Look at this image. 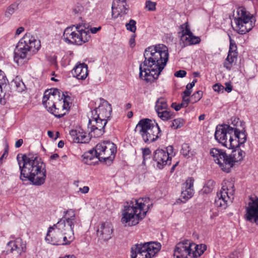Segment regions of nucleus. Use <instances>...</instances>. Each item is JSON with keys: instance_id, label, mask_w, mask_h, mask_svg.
I'll use <instances>...</instances> for the list:
<instances>
[{"instance_id": "aec40b11", "label": "nucleus", "mask_w": 258, "mask_h": 258, "mask_svg": "<svg viewBox=\"0 0 258 258\" xmlns=\"http://www.w3.org/2000/svg\"><path fill=\"white\" fill-rule=\"evenodd\" d=\"M195 180L193 177H188L185 182L182 184L180 199L183 203H185L190 199L194 194V183Z\"/></svg>"}, {"instance_id": "a211bd4d", "label": "nucleus", "mask_w": 258, "mask_h": 258, "mask_svg": "<svg viewBox=\"0 0 258 258\" xmlns=\"http://www.w3.org/2000/svg\"><path fill=\"white\" fill-rule=\"evenodd\" d=\"M73 239V235H68L67 232L53 234L52 230H48L45 237V240L48 243L57 245L70 244Z\"/></svg>"}, {"instance_id": "1a4fd4ad", "label": "nucleus", "mask_w": 258, "mask_h": 258, "mask_svg": "<svg viewBox=\"0 0 258 258\" xmlns=\"http://www.w3.org/2000/svg\"><path fill=\"white\" fill-rule=\"evenodd\" d=\"M135 131L141 136L147 144L156 141L161 136V131L157 123H154L148 118L140 120L137 124Z\"/></svg>"}, {"instance_id": "de8ad7c7", "label": "nucleus", "mask_w": 258, "mask_h": 258, "mask_svg": "<svg viewBox=\"0 0 258 258\" xmlns=\"http://www.w3.org/2000/svg\"><path fill=\"white\" fill-rule=\"evenodd\" d=\"M213 89L216 92H217L218 93H223L224 87L221 85L220 84L217 83L213 85Z\"/></svg>"}, {"instance_id": "9b49d317", "label": "nucleus", "mask_w": 258, "mask_h": 258, "mask_svg": "<svg viewBox=\"0 0 258 258\" xmlns=\"http://www.w3.org/2000/svg\"><path fill=\"white\" fill-rule=\"evenodd\" d=\"M252 19V15L247 12L245 8L238 7L236 10V16L234 18L236 24L234 30L240 34H244L248 32L254 25Z\"/></svg>"}, {"instance_id": "412c9836", "label": "nucleus", "mask_w": 258, "mask_h": 258, "mask_svg": "<svg viewBox=\"0 0 258 258\" xmlns=\"http://www.w3.org/2000/svg\"><path fill=\"white\" fill-rule=\"evenodd\" d=\"M128 6L126 4V0H115L112 6V15L114 18L122 16L127 13Z\"/></svg>"}, {"instance_id": "09e8293b", "label": "nucleus", "mask_w": 258, "mask_h": 258, "mask_svg": "<svg viewBox=\"0 0 258 258\" xmlns=\"http://www.w3.org/2000/svg\"><path fill=\"white\" fill-rule=\"evenodd\" d=\"M186 75V72L184 70H179L176 72L174 74V76L178 78H183Z\"/></svg>"}, {"instance_id": "f8f14e48", "label": "nucleus", "mask_w": 258, "mask_h": 258, "mask_svg": "<svg viewBox=\"0 0 258 258\" xmlns=\"http://www.w3.org/2000/svg\"><path fill=\"white\" fill-rule=\"evenodd\" d=\"M77 223L75 211L69 209L66 212L65 217L61 219L56 224L50 227L48 230H52L53 234L67 232L68 235H74V227Z\"/></svg>"}, {"instance_id": "423d86ee", "label": "nucleus", "mask_w": 258, "mask_h": 258, "mask_svg": "<svg viewBox=\"0 0 258 258\" xmlns=\"http://www.w3.org/2000/svg\"><path fill=\"white\" fill-rule=\"evenodd\" d=\"M39 40L30 33H26L18 43L14 51V60L18 62L19 58H30L40 48Z\"/></svg>"}, {"instance_id": "dca6fc26", "label": "nucleus", "mask_w": 258, "mask_h": 258, "mask_svg": "<svg viewBox=\"0 0 258 258\" xmlns=\"http://www.w3.org/2000/svg\"><path fill=\"white\" fill-rule=\"evenodd\" d=\"M180 31L178 33L180 37V44L181 47L196 45L201 42V38L196 36L190 31L188 22H185L179 27Z\"/></svg>"}, {"instance_id": "bb28decb", "label": "nucleus", "mask_w": 258, "mask_h": 258, "mask_svg": "<svg viewBox=\"0 0 258 258\" xmlns=\"http://www.w3.org/2000/svg\"><path fill=\"white\" fill-rule=\"evenodd\" d=\"M82 156L83 162L88 165H94L99 161L97 155H96L95 149L86 152Z\"/></svg>"}, {"instance_id": "338daca9", "label": "nucleus", "mask_w": 258, "mask_h": 258, "mask_svg": "<svg viewBox=\"0 0 258 258\" xmlns=\"http://www.w3.org/2000/svg\"><path fill=\"white\" fill-rule=\"evenodd\" d=\"M205 118V115L204 114H202L200 115L199 117V120H203Z\"/></svg>"}, {"instance_id": "a19ab883", "label": "nucleus", "mask_w": 258, "mask_h": 258, "mask_svg": "<svg viewBox=\"0 0 258 258\" xmlns=\"http://www.w3.org/2000/svg\"><path fill=\"white\" fill-rule=\"evenodd\" d=\"M7 81L5 74L0 70V92H3V87L6 85Z\"/></svg>"}, {"instance_id": "79ce46f5", "label": "nucleus", "mask_w": 258, "mask_h": 258, "mask_svg": "<svg viewBox=\"0 0 258 258\" xmlns=\"http://www.w3.org/2000/svg\"><path fill=\"white\" fill-rule=\"evenodd\" d=\"M156 3L150 0L146 1L145 8L149 11H155L156 10Z\"/></svg>"}, {"instance_id": "6ab92c4d", "label": "nucleus", "mask_w": 258, "mask_h": 258, "mask_svg": "<svg viewBox=\"0 0 258 258\" xmlns=\"http://www.w3.org/2000/svg\"><path fill=\"white\" fill-rule=\"evenodd\" d=\"M112 112V107L110 104L104 99H100V103L97 108L91 111V114L101 120L108 121L110 117Z\"/></svg>"}, {"instance_id": "5fc2aeb1", "label": "nucleus", "mask_w": 258, "mask_h": 258, "mask_svg": "<svg viewBox=\"0 0 258 258\" xmlns=\"http://www.w3.org/2000/svg\"><path fill=\"white\" fill-rule=\"evenodd\" d=\"M172 107L174 108L176 111L179 110L181 108H183L182 106L180 105V103L176 104L175 103H173L171 105Z\"/></svg>"}, {"instance_id": "49530a36", "label": "nucleus", "mask_w": 258, "mask_h": 258, "mask_svg": "<svg viewBox=\"0 0 258 258\" xmlns=\"http://www.w3.org/2000/svg\"><path fill=\"white\" fill-rule=\"evenodd\" d=\"M237 49V46L234 41L231 39H230V45L228 53L231 52V53H237L236 52Z\"/></svg>"}, {"instance_id": "20e7f679", "label": "nucleus", "mask_w": 258, "mask_h": 258, "mask_svg": "<svg viewBox=\"0 0 258 258\" xmlns=\"http://www.w3.org/2000/svg\"><path fill=\"white\" fill-rule=\"evenodd\" d=\"M215 138L223 146L235 149L243 144L246 141V136L243 133H237L229 125H218L215 133Z\"/></svg>"}, {"instance_id": "a878e982", "label": "nucleus", "mask_w": 258, "mask_h": 258, "mask_svg": "<svg viewBox=\"0 0 258 258\" xmlns=\"http://www.w3.org/2000/svg\"><path fill=\"white\" fill-rule=\"evenodd\" d=\"M72 74L78 80H85L88 75V66L85 63L77 64L74 68Z\"/></svg>"}, {"instance_id": "4c0bfd02", "label": "nucleus", "mask_w": 258, "mask_h": 258, "mask_svg": "<svg viewBox=\"0 0 258 258\" xmlns=\"http://www.w3.org/2000/svg\"><path fill=\"white\" fill-rule=\"evenodd\" d=\"M203 95V91L200 90L196 91L190 97V103L194 104L198 102L202 98Z\"/></svg>"}, {"instance_id": "13d9d810", "label": "nucleus", "mask_w": 258, "mask_h": 258, "mask_svg": "<svg viewBox=\"0 0 258 258\" xmlns=\"http://www.w3.org/2000/svg\"><path fill=\"white\" fill-rule=\"evenodd\" d=\"M191 93V91H188L185 89V90L183 92V95L182 96V97L188 98L190 96Z\"/></svg>"}, {"instance_id": "37998d69", "label": "nucleus", "mask_w": 258, "mask_h": 258, "mask_svg": "<svg viewBox=\"0 0 258 258\" xmlns=\"http://www.w3.org/2000/svg\"><path fill=\"white\" fill-rule=\"evenodd\" d=\"M190 151V148L188 144L185 143L182 145V148L180 151V153L184 156H186L189 155V153Z\"/></svg>"}, {"instance_id": "9d476101", "label": "nucleus", "mask_w": 258, "mask_h": 258, "mask_svg": "<svg viewBox=\"0 0 258 258\" xmlns=\"http://www.w3.org/2000/svg\"><path fill=\"white\" fill-rule=\"evenodd\" d=\"M160 243L148 242L137 243L131 248V258H152L161 249Z\"/></svg>"}, {"instance_id": "69168bd1", "label": "nucleus", "mask_w": 258, "mask_h": 258, "mask_svg": "<svg viewBox=\"0 0 258 258\" xmlns=\"http://www.w3.org/2000/svg\"><path fill=\"white\" fill-rule=\"evenodd\" d=\"M64 146V142L62 141H60L58 143V147L61 148Z\"/></svg>"}, {"instance_id": "72a5a7b5", "label": "nucleus", "mask_w": 258, "mask_h": 258, "mask_svg": "<svg viewBox=\"0 0 258 258\" xmlns=\"http://www.w3.org/2000/svg\"><path fill=\"white\" fill-rule=\"evenodd\" d=\"M60 100L61 101V107L67 111H68L72 104L71 98L68 95H66L62 93L61 98Z\"/></svg>"}, {"instance_id": "f257e3e1", "label": "nucleus", "mask_w": 258, "mask_h": 258, "mask_svg": "<svg viewBox=\"0 0 258 258\" xmlns=\"http://www.w3.org/2000/svg\"><path fill=\"white\" fill-rule=\"evenodd\" d=\"M144 61L140 65V78L148 83L157 79L169 60L167 47L163 44L150 46L145 50Z\"/></svg>"}, {"instance_id": "f03ea898", "label": "nucleus", "mask_w": 258, "mask_h": 258, "mask_svg": "<svg viewBox=\"0 0 258 258\" xmlns=\"http://www.w3.org/2000/svg\"><path fill=\"white\" fill-rule=\"evenodd\" d=\"M17 160L20 170V179L28 180L35 185H41L45 181V164L36 155L18 154Z\"/></svg>"}, {"instance_id": "603ef678", "label": "nucleus", "mask_w": 258, "mask_h": 258, "mask_svg": "<svg viewBox=\"0 0 258 258\" xmlns=\"http://www.w3.org/2000/svg\"><path fill=\"white\" fill-rule=\"evenodd\" d=\"M225 86L226 87L224 88V90H225L227 92L229 93L232 90V86L230 83H226Z\"/></svg>"}, {"instance_id": "2f4dec72", "label": "nucleus", "mask_w": 258, "mask_h": 258, "mask_svg": "<svg viewBox=\"0 0 258 258\" xmlns=\"http://www.w3.org/2000/svg\"><path fill=\"white\" fill-rule=\"evenodd\" d=\"M168 107L167 99L164 97H160L156 101L155 109L156 112L167 109Z\"/></svg>"}, {"instance_id": "5701e85b", "label": "nucleus", "mask_w": 258, "mask_h": 258, "mask_svg": "<svg viewBox=\"0 0 258 258\" xmlns=\"http://www.w3.org/2000/svg\"><path fill=\"white\" fill-rule=\"evenodd\" d=\"M26 249V245L21 238H17L15 241H9L7 244V253H12L16 251L17 253L21 254Z\"/></svg>"}, {"instance_id": "774afa93", "label": "nucleus", "mask_w": 258, "mask_h": 258, "mask_svg": "<svg viewBox=\"0 0 258 258\" xmlns=\"http://www.w3.org/2000/svg\"><path fill=\"white\" fill-rule=\"evenodd\" d=\"M133 115V113L132 111H130L127 113V116L128 118H130L132 117Z\"/></svg>"}, {"instance_id": "bf43d9fd", "label": "nucleus", "mask_w": 258, "mask_h": 258, "mask_svg": "<svg viewBox=\"0 0 258 258\" xmlns=\"http://www.w3.org/2000/svg\"><path fill=\"white\" fill-rule=\"evenodd\" d=\"M23 143V141L22 139L18 140L15 143V147L16 148L20 147Z\"/></svg>"}, {"instance_id": "ea45409f", "label": "nucleus", "mask_w": 258, "mask_h": 258, "mask_svg": "<svg viewBox=\"0 0 258 258\" xmlns=\"http://www.w3.org/2000/svg\"><path fill=\"white\" fill-rule=\"evenodd\" d=\"M125 27L127 30L135 33L137 29L136 21L131 19L128 23H126Z\"/></svg>"}, {"instance_id": "7ed1b4c3", "label": "nucleus", "mask_w": 258, "mask_h": 258, "mask_svg": "<svg viewBox=\"0 0 258 258\" xmlns=\"http://www.w3.org/2000/svg\"><path fill=\"white\" fill-rule=\"evenodd\" d=\"M150 199L148 197L135 199L131 201L127 206L124 207L121 221L125 226H132L137 225L146 215L150 206L148 203Z\"/></svg>"}, {"instance_id": "3c124183", "label": "nucleus", "mask_w": 258, "mask_h": 258, "mask_svg": "<svg viewBox=\"0 0 258 258\" xmlns=\"http://www.w3.org/2000/svg\"><path fill=\"white\" fill-rule=\"evenodd\" d=\"M87 29L89 30V33L90 34V32L92 33V34H95L98 31L101 30V27L100 26L98 27H93L90 28L89 29L88 27H87Z\"/></svg>"}, {"instance_id": "cd10ccee", "label": "nucleus", "mask_w": 258, "mask_h": 258, "mask_svg": "<svg viewBox=\"0 0 258 258\" xmlns=\"http://www.w3.org/2000/svg\"><path fill=\"white\" fill-rule=\"evenodd\" d=\"M231 124L233 126H231L232 129L235 131L237 130V133H243L247 136L246 130H245V123L243 121L239 120V119L237 117H233L231 119Z\"/></svg>"}, {"instance_id": "58836bf2", "label": "nucleus", "mask_w": 258, "mask_h": 258, "mask_svg": "<svg viewBox=\"0 0 258 258\" xmlns=\"http://www.w3.org/2000/svg\"><path fill=\"white\" fill-rule=\"evenodd\" d=\"M184 120L181 118L175 119L172 121L170 126L172 128L176 130L182 127L184 124Z\"/></svg>"}, {"instance_id": "6e6d98bb", "label": "nucleus", "mask_w": 258, "mask_h": 258, "mask_svg": "<svg viewBox=\"0 0 258 258\" xmlns=\"http://www.w3.org/2000/svg\"><path fill=\"white\" fill-rule=\"evenodd\" d=\"M89 190V188L87 186H85L83 188H80L79 191H80L83 194H87Z\"/></svg>"}, {"instance_id": "680f3d73", "label": "nucleus", "mask_w": 258, "mask_h": 258, "mask_svg": "<svg viewBox=\"0 0 258 258\" xmlns=\"http://www.w3.org/2000/svg\"><path fill=\"white\" fill-rule=\"evenodd\" d=\"M58 157V155L57 153H55L50 156L49 159L50 160H56Z\"/></svg>"}, {"instance_id": "393cba45", "label": "nucleus", "mask_w": 258, "mask_h": 258, "mask_svg": "<svg viewBox=\"0 0 258 258\" xmlns=\"http://www.w3.org/2000/svg\"><path fill=\"white\" fill-rule=\"evenodd\" d=\"M70 135L72 142L77 143H87L90 140V135H87L86 133L72 130L70 132Z\"/></svg>"}, {"instance_id": "4d7b16f0", "label": "nucleus", "mask_w": 258, "mask_h": 258, "mask_svg": "<svg viewBox=\"0 0 258 258\" xmlns=\"http://www.w3.org/2000/svg\"><path fill=\"white\" fill-rule=\"evenodd\" d=\"M8 155V150L6 149L4 153L0 158V163H2V160L4 158H6Z\"/></svg>"}, {"instance_id": "e433bc0d", "label": "nucleus", "mask_w": 258, "mask_h": 258, "mask_svg": "<svg viewBox=\"0 0 258 258\" xmlns=\"http://www.w3.org/2000/svg\"><path fill=\"white\" fill-rule=\"evenodd\" d=\"M44 94L48 95V96H53L54 98L57 100H60L59 99L60 92V90L56 88H52L48 90H46Z\"/></svg>"}, {"instance_id": "c9c22d12", "label": "nucleus", "mask_w": 258, "mask_h": 258, "mask_svg": "<svg viewBox=\"0 0 258 258\" xmlns=\"http://www.w3.org/2000/svg\"><path fill=\"white\" fill-rule=\"evenodd\" d=\"M156 112L158 114V116L164 121L168 120L173 117V113L168 110V109Z\"/></svg>"}, {"instance_id": "0eeeda50", "label": "nucleus", "mask_w": 258, "mask_h": 258, "mask_svg": "<svg viewBox=\"0 0 258 258\" xmlns=\"http://www.w3.org/2000/svg\"><path fill=\"white\" fill-rule=\"evenodd\" d=\"M63 37L68 43L82 45L89 40L90 35L86 24L82 22L67 27L63 32Z\"/></svg>"}, {"instance_id": "864d4df0", "label": "nucleus", "mask_w": 258, "mask_h": 258, "mask_svg": "<svg viewBox=\"0 0 258 258\" xmlns=\"http://www.w3.org/2000/svg\"><path fill=\"white\" fill-rule=\"evenodd\" d=\"M135 35H133L130 39V45L131 47H134L135 45Z\"/></svg>"}, {"instance_id": "c85d7f7f", "label": "nucleus", "mask_w": 258, "mask_h": 258, "mask_svg": "<svg viewBox=\"0 0 258 258\" xmlns=\"http://www.w3.org/2000/svg\"><path fill=\"white\" fill-rule=\"evenodd\" d=\"M59 106L61 107V101L59 100L58 103L55 106V107H50L48 109V111L54 115L57 118H60L63 117L66 113V111H64V109L59 108Z\"/></svg>"}, {"instance_id": "c03bdc74", "label": "nucleus", "mask_w": 258, "mask_h": 258, "mask_svg": "<svg viewBox=\"0 0 258 258\" xmlns=\"http://www.w3.org/2000/svg\"><path fill=\"white\" fill-rule=\"evenodd\" d=\"M17 6L16 4H12L10 5L6 12V16H9L14 13L17 9Z\"/></svg>"}, {"instance_id": "f3484780", "label": "nucleus", "mask_w": 258, "mask_h": 258, "mask_svg": "<svg viewBox=\"0 0 258 258\" xmlns=\"http://www.w3.org/2000/svg\"><path fill=\"white\" fill-rule=\"evenodd\" d=\"M107 121L90 115L88 127L90 130L89 135L91 137L98 138L103 135L105 133V126Z\"/></svg>"}, {"instance_id": "8fccbe9b", "label": "nucleus", "mask_w": 258, "mask_h": 258, "mask_svg": "<svg viewBox=\"0 0 258 258\" xmlns=\"http://www.w3.org/2000/svg\"><path fill=\"white\" fill-rule=\"evenodd\" d=\"M189 103H190V98L182 97V101L180 103V105L182 106L183 108L186 107Z\"/></svg>"}, {"instance_id": "6e6552de", "label": "nucleus", "mask_w": 258, "mask_h": 258, "mask_svg": "<svg viewBox=\"0 0 258 258\" xmlns=\"http://www.w3.org/2000/svg\"><path fill=\"white\" fill-rule=\"evenodd\" d=\"M205 244H196L188 240L176 244L174 249V258H197L206 250Z\"/></svg>"}, {"instance_id": "052dcab7", "label": "nucleus", "mask_w": 258, "mask_h": 258, "mask_svg": "<svg viewBox=\"0 0 258 258\" xmlns=\"http://www.w3.org/2000/svg\"><path fill=\"white\" fill-rule=\"evenodd\" d=\"M24 31V28L23 27H20L17 29L16 32V34L19 35L21 33H22Z\"/></svg>"}, {"instance_id": "39448f33", "label": "nucleus", "mask_w": 258, "mask_h": 258, "mask_svg": "<svg viewBox=\"0 0 258 258\" xmlns=\"http://www.w3.org/2000/svg\"><path fill=\"white\" fill-rule=\"evenodd\" d=\"M210 153L215 162L226 173H229L235 163L242 160L245 155V153L239 149H235L230 154L227 155L223 150L212 148Z\"/></svg>"}, {"instance_id": "ddd939ff", "label": "nucleus", "mask_w": 258, "mask_h": 258, "mask_svg": "<svg viewBox=\"0 0 258 258\" xmlns=\"http://www.w3.org/2000/svg\"><path fill=\"white\" fill-rule=\"evenodd\" d=\"M235 192L233 183L230 181H225L220 190L217 193L215 200L216 206L225 209L233 202Z\"/></svg>"}, {"instance_id": "a18cd8bd", "label": "nucleus", "mask_w": 258, "mask_h": 258, "mask_svg": "<svg viewBox=\"0 0 258 258\" xmlns=\"http://www.w3.org/2000/svg\"><path fill=\"white\" fill-rule=\"evenodd\" d=\"M142 155L144 161L150 157L151 151L149 148H142Z\"/></svg>"}, {"instance_id": "4468645a", "label": "nucleus", "mask_w": 258, "mask_h": 258, "mask_svg": "<svg viewBox=\"0 0 258 258\" xmlns=\"http://www.w3.org/2000/svg\"><path fill=\"white\" fill-rule=\"evenodd\" d=\"M96 155H97L100 162H104L110 165L115 156L116 145L109 141H104L98 143L95 146Z\"/></svg>"}, {"instance_id": "b1692460", "label": "nucleus", "mask_w": 258, "mask_h": 258, "mask_svg": "<svg viewBox=\"0 0 258 258\" xmlns=\"http://www.w3.org/2000/svg\"><path fill=\"white\" fill-rule=\"evenodd\" d=\"M113 232L112 224L109 222L102 223L98 228L97 234L105 240H108L111 237Z\"/></svg>"}, {"instance_id": "4be33fe9", "label": "nucleus", "mask_w": 258, "mask_h": 258, "mask_svg": "<svg viewBox=\"0 0 258 258\" xmlns=\"http://www.w3.org/2000/svg\"><path fill=\"white\" fill-rule=\"evenodd\" d=\"M245 216L248 221L258 224V198L249 203Z\"/></svg>"}, {"instance_id": "7c9ffc66", "label": "nucleus", "mask_w": 258, "mask_h": 258, "mask_svg": "<svg viewBox=\"0 0 258 258\" xmlns=\"http://www.w3.org/2000/svg\"><path fill=\"white\" fill-rule=\"evenodd\" d=\"M237 58V53H228L227 57L224 62V67L227 70H230L233 64Z\"/></svg>"}, {"instance_id": "473e14b6", "label": "nucleus", "mask_w": 258, "mask_h": 258, "mask_svg": "<svg viewBox=\"0 0 258 258\" xmlns=\"http://www.w3.org/2000/svg\"><path fill=\"white\" fill-rule=\"evenodd\" d=\"M13 86L19 92H22L26 89V86L24 82L19 77H16L12 82Z\"/></svg>"}, {"instance_id": "0e129e2a", "label": "nucleus", "mask_w": 258, "mask_h": 258, "mask_svg": "<svg viewBox=\"0 0 258 258\" xmlns=\"http://www.w3.org/2000/svg\"><path fill=\"white\" fill-rule=\"evenodd\" d=\"M59 258H77L74 255H67L64 256L60 257Z\"/></svg>"}, {"instance_id": "c756f323", "label": "nucleus", "mask_w": 258, "mask_h": 258, "mask_svg": "<svg viewBox=\"0 0 258 258\" xmlns=\"http://www.w3.org/2000/svg\"><path fill=\"white\" fill-rule=\"evenodd\" d=\"M56 99L54 98L53 96H48V95L44 94L42 103L45 107L48 110L49 107H55V106L58 102H55L54 100Z\"/></svg>"}, {"instance_id": "e2e57ef3", "label": "nucleus", "mask_w": 258, "mask_h": 258, "mask_svg": "<svg viewBox=\"0 0 258 258\" xmlns=\"http://www.w3.org/2000/svg\"><path fill=\"white\" fill-rule=\"evenodd\" d=\"M47 135L49 138H53L54 137V133L53 132L51 131H48L47 132Z\"/></svg>"}, {"instance_id": "f704fd0d", "label": "nucleus", "mask_w": 258, "mask_h": 258, "mask_svg": "<svg viewBox=\"0 0 258 258\" xmlns=\"http://www.w3.org/2000/svg\"><path fill=\"white\" fill-rule=\"evenodd\" d=\"M84 11V7L79 4L75 5L72 9V14L76 17L78 20H82L81 15Z\"/></svg>"}, {"instance_id": "2eb2a0df", "label": "nucleus", "mask_w": 258, "mask_h": 258, "mask_svg": "<svg viewBox=\"0 0 258 258\" xmlns=\"http://www.w3.org/2000/svg\"><path fill=\"white\" fill-rule=\"evenodd\" d=\"M173 156V148L169 146L164 149H158L153 155L154 165L159 169H162L166 165H170L172 156Z\"/></svg>"}]
</instances>
